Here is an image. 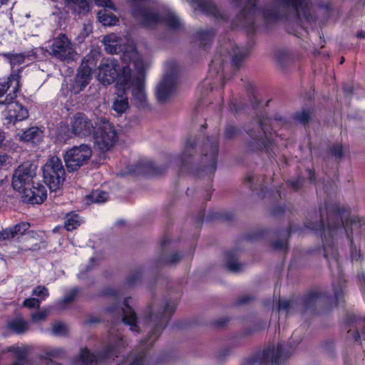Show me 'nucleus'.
Here are the masks:
<instances>
[{"label":"nucleus","instance_id":"obj_1","mask_svg":"<svg viewBox=\"0 0 365 365\" xmlns=\"http://www.w3.org/2000/svg\"><path fill=\"white\" fill-rule=\"evenodd\" d=\"M237 5L244 8L237 17V25L245 27L249 33L255 30L256 16L258 14L263 17L267 26L287 18L289 16L302 18L309 21L312 17L310 12V0H270V2L258 11V0H232Z\"/></svg>","mask_w":365,"mask_h":365},{"label":"nucleus","instance_id":"obj_2","mask_svg":"<svg viewBox=\"0 0 365 365\" xmlns=\"http://www.w3.org/2000/svg\"><path fill=\"white\" fill-rule=\"evenodd\" d=\"M128 301L129 298L125 299L123 307L115 304L107 308V312L115 318V324L108 331L103 350L96 355L87 348L82 349L73 365H98L100 362L118 356V354L125 346L123 335L119 331L123 324L130 326L132 331H139L136 314L128 304Z\"/></svg>","mask_w":365,"mask_h":365},{"label":"nucleus","instance_id":"obj_3","mask_svg":"<svg viewBox=\"0 0 365 365\" xmlns=\"http://www.w3.org/2000/svg\"><path fill=\"white\" fill-rule=\"evenodd\" d=\"M123 59L130 60L128 66H124L119 76L118 86L123 91L131 90L135 104L138 107L147 105V97L144 88L145 67L140 55L136 52L125 53Z\"/></svg>","mask_w":365,"mask_h":365},{"label":"nucleus","instance_id":"obj_4","mask_svg":"<svg viewBox=\"0 0 365 365\" xmlns=\"http://www.w3.org/2000/svg\"><path fill=\"white\" fill-rule=\"evenodd\" d=\"M175 309V303L168 299H164L159 305L153 304L148 308L144 318L149 334L142 342L143 349L151 346L160 336Z\"/></svg>","mask_w":365,"mask_h":365},{"label":"nucleus","instance_id":"obj_5","mask_svg":"<svg viewBox=\"0 0 365 365\" xmlns=\"http://www.w3.org/2000/svg\"><path fill=\"white\" fill-rule=\"evenodd\" d=\"M285 123V120L280 115H275L274 119L264 118L256 121L253 128H248L247 133L250 139L246 145L247 152H262L267 153L269 158H273L274 153H272L273 144L268 137L269 128L276 127L278 125Z\"/></svg>","mask_w":365,"mask_h":365},{"label":"nucleus","instance_id":"obj_6","mask_svg":"<svg viewBox=\"0 0 365 365\" xmlns=\"http://www.w3.org/2000/svg\"><path fill=\"white\" fill-rule=\"evenodd\" d=\"M132 14L145 27H154L163 24L168 27L176 29L180 26L179 18L172 11H167L159 15L149 6L150 0H131Z\"/></svg>","mask_w":365,"mask_h":365},{"label":"nucleus","instance_id":"obj_7","mask_svg":"<svg viewBox=\"0 0 365 365\" xmlns=\"http://www.w3.org/2000/svg\"><path fill=\"white\" fill-rule=\"evenodd\" d=\"M341 217V214L339 210L337 208L336 212L331 214L329 216V220L327 224V228L325 229L324 225L322 222L315 223L312 225H307V227L312 230H323V235L325 238V241L324 242V257H326L329 262V266H331V261L338 265V259H337V250L335 247L332 244H329L327 240V232L328 235L333 237L335 232L341 229L342 225H344V221L342 219H339Z\"/></svg>","mask_w":365,"mask_h":365},{"label":"nucleus","instance_id":"obj_8","mask_svg":"<svg viewBox=\"0 0 365 365\" xmlns=\"http://www.w3.org/2000/svg\"><path fill=\"white\" fill-rule=\"evenodd\" d=\"M44 182L50 190V194L59 190L66 179V170L61 160L53 155L42 168Z\"/></svg>","mask_w":365,"mask_h":365},{"label":"nucleus","instance_id":"obj_9","mask_svg":"<svg viewBox=\"0 0 365 365\" xmlns=\"http://www.w3.org/2000/svg\"><path fill=\"white\" fill-rule=\"evenodd\" d=\"M96 128L93 132L95 145L103 152L109 150L118 140L113 124L106 118H101L96 123Z\"/></svg>","mask_w":365,"mask_h":365},{"label":"nucleus","instance_id":"obj_10","mask_svg":"<svg viewBox=\"0 0 365 365\" xmlns=\"http://www.w3.org/2000/svg\"><path fill=\"white\" fill-rule=\"evenodd\" d=\"M47 51L52 57L67 63L76 60L78 56L74 44L62 34L53 38Z\"/></svg>","mask_w":365,"mask_h":365},{"label":"nucleus","instance_id":"obj_11","mask_svg":"<svg viewBox=\"0 0 365 365\" xmlns=\"http://www.w3.org/2000/svg\"><path fill=\"white\" fill-rule=\"evenodd\" d=\"M290 354L281 344L272 345L264 349L262 353L247 359L242 365H278L280 359Z\"/></svg>","mask_w":365,"mask_h":365},{"label":"nucleus","instance_id":"obj_12","mask_svg":"<svg viewBox=\"0 0 365 365\" xmlns=\"http://www.w3.org/2000/svg\"><path fill=\"white\" fill-rule=\"evenodd\" d=\"M91 156V148L87 144L75 145L68 149L63 155L67 171L71 173L78 170L88 163Z\"/></svg>","mask_w":365,"mask_h":365},{"label":"nucleus","instance_id":"obj_13","mask_svg":"<svg viewBox=\"0 0 365 365\" xmlns=\"http://www.w3.org/2000/svg\"><path fill=\"white\" fill-rule=\"evenodd\" d=\"M36 169L37 166L29 161L19 165L13 173L11 181L13 188L23 193L35 182Z\"/></svg>","mask_w":365,"mask_h":365},{"label":"nucleus","instance_id":"obj_14","mask_svg":"<svg viewBox=\"0 0 365 365\" xmlns=\"http://www.w3.org/2000/svg\"><path fill=\"white\" fill-rule=\"evenodd\" d=\"M218 154V142L215 139H207L204 143L203 151L200 158V163L196 170L203 173L205 175H211L217 168V158Z\"/></svg>","mask_w":365,"mask_h":365},{"label":"nucleus","instance_id":"obj_15","mask_svg":"<svg viewBox=\"0 0 365 365\" xmlns=\"http://www.w3.org/2000/svg\"><path fill=\"white\" fill-rule=\"evenodd\" d=\"M167 69V73L156 89L157 98L160 102H164L170 97L177 84L178 76L177 65L175 63H170L168 64Z\"/></svg>","mask_w":365,"mask_h":365},{"label":"nucleus","instance_id":"obj_16","mask_svg":"<svg viewBox=\"0 0 365 365\" xmlns=\"http://www.w3.org/2000/svg\"><path fill=\"white\" fill-rule=\"evenodd\" d=\"M125 65L122 66L123 69ZM120 68L118 61L114 58H108L98 66V72L97 74L98 80L104 85H109L113 83L115 80L118 81L119 76L123 73V70L118 73Z\"/></svg>","mask_w":365,"mask_h":365},{"label":"nucleus","instance_id":"obj_17","mask_svg":"<svg viewBox=\"0 0 365 365\" xmlns=\"http://www.w3.org/2000/svg\"><path fill=\"white\" fill-rule=\"evenodd\" d=\"M5 118L4 124L8 127L10 125H16V123L26 120L29 117V111L26 107L16 101H9L5 104Z\"/></svg>","mask_w":365,"mask_h":365},{"label":"nucleus","instance_id":"obj_18","mask_svg":"<svg viewBox=\"0 0 365 365\" xmlns=\"http://www.w3.org/2000/svg\"><path fill=\"white\" fill-rule=\"evenodd\" d=\"M18 76L11 75L7 79L0 81V105L8 103L16 98L18 91Z\"/></svg>","mask_w":365,"mask_h":365},{"label":"nucleus","instance_id":"obj_19","mask_svg":"<svg viewBox=\"0 0 365 365\" xmlns=\"http://www.w3.org/2000/svg\"><path fill=\"white\" fill-rule=\"evenodd\" d=\"M71 128L73 133L80 137L90 135L96 128L92 121L85 114L81 113L73 116Z\"/></svg>","mask_w":365,"mask_h":365},{"label":"nucleus","instance_id":"obj_20","mask_svg":"<svg viewBox=\"0 0 365 365\" xmlns=\"http://www.w3.org/2000/svg\"><path fill=\"white\" fill-rule=\"evenodd\" d=\"M120 38L118 36L114 34H110L104 36L103 42L107 53L110 54H117L122 52L121 60L125 64V66H128L131 61L129 59L127 61L123 60V54H125V53L138 52L133 48H130L129 50H124L123 46L120 44Z\"/></svg>","mask_w":365,"mask_h":365},{"label":"nucleus","instance_id":"obj_21","mask_svg":"<svg viewBox=\"0 0 365 365\" xmlns=\"http://www.w3.org/2000/svg\"><path fill=\"white\" fill-rule=\"evenodd\" d=\"M22 194L24 202L31 204H41L46 199L47 190L44 185L34 182Z\"/></svg>","mask_w":365,"mask_h":365},{"label":"nucleus","instance_id":"obj_22","mask_svg":"<svg viewBox=\"0 0 365 365\" xmlns=\"http://www.w3.org/2000/svg\"><path fill=\"white\" fill-rule=\"evenodd\" d=\"M91 79V68L87 65L82 63L78 70L73 83V91L75 93H80L90 82Z\"/></svg>","mask_w":365,"mask_h":365},{"label":"nucleus","instance_id":"obj_23","mask_svg":"<svg viewBox=\"0 0 365 365\" xmlns=\"http://www.w3.org/2000/svg\"><path fill=\"white\" fill-rule=\"evenodd\" d=\"M205 14L212 16L217 19H226V16L220 12L216 5L210 0H191Z\"/></svg>","mask_w":365,"mask_h":365},{"label":"nucleus","instance_id":"obj_24","mask_svg":"<svg viewBox=\"0 0 365 365\" xmlns=\"http://www.w3.org/2000/svg\"><path fill=\"white\" fill-rule=\"evenodd\" d=\"M327 297L325 292L322 291H312L303 299L302 306L305 311L314 309L315 306L324 297Z\"/></svg>","mask_w":365,"mask_h":365},{"label":"nucleus","instance_id":"obj_25","mask_svg":"<svg viewBox=\"0 0 365 365\" xmlns=\"http://www.w3.org/2000/svg\"><path fill=\"white\" fill-rule=\"evenodd\" d=\"M225 266L232 272H238L242 269L243 265L237 261L235 251L227 252L225 254Z\"/></svg>","mask_w":365,"mask_h":365},{"label":"nucleus","instance_id":"obj_26","mask_svg":"<svg viewBox=\"0 0 365 365\" xmlns=\"http://www.w3.org/2000/svg\"><path fill=\"white\" fill-rule=\"evenodd\" d=\"M43 138V131L38 127H31L24 130L20 135V138L24 141L38 143Z\"/></svg>","mask_w":365,"mask_h":365},{"label":"nucleus","instance_id":"obj_27","mask_svg":"<svg viewBox=\"0 0 365 365\" xmlns=\"http://www.w3.org/2000/svg\"><path fill=\"white\" fill-rule=\"evenodd\" d=\"M245 183L252 190H260L264 192L265 188L264 176L249 175L245 178Z\"/></svg>","mask_w":365,"mask_h":365},{"label":"nucleus","instance_id":"obj_28","mask_svg":"<svg viewBox=\"0 0 365 365\" xmlns=\"http://www.w3.org/2000/svg\"><path fill=\"white\" fill-rule=\"evenodd\" d=\"M128 96L123 94H118L114 99L113 103V109L118 113L122 114L128 108Z\"/></svg>","mask_w":365,"mask_h":365},{"label":"nucleus","instance_id":"obj_29","mask_svg":"<svg viewBox=\"0 0 365 365\" xmlns=\"http://www.w3.org/2000/svg\"><path fill=\"white\" fill-rule=\"evenodd\" d=\"M98 17L99 21L103 26L115 25L118 21V19L112 13L108 12L106 9L99 11Z\"/></svg>","mask_w":365,"mask_h":365},{"label":"nucleus","instance_id":"obj_30","mask_svg":"<svg viewBox=\"0 0 365 365\" xmlns=\"http://www.w3.org/2000/svg\"><path fill=\"white\" fill-rule=\"evenodd\" d=\"M249 50L247 48L236 47L232 50V62L235 67H239L240 62L248 55Z\"/></svg>","mask_w":365,"mask_h":365},{"label":"nucleus","instance_id":"obj_31","mask_svg":"<svg viewBox=\"0 0 365 365\" xmlns=\"http://www.w3.org/2000/svg\"><path fill=\"white\" fill-rule=\"evenodd\" d=\"M108 198V194L101 190H93L86 196V199L93 203H101L106 202Z\"/></svg>","mask_w":365,"mask_h":365},{"label":"nucleus","instance_id":"obj_32","mask_svg":"<svg viewBox=\"0 0 365 365\" xmlns=\"http://www.w3.org/2000/svg\"><path fill=\"white\" fill-rule=\"evenodd\" d=\"M215 35V33L213 29L201 31L198 34L200 46L205 48L207 46L210 45Z\"/></svg>","mask_w":365,"mask_h":365},{"label":"nucleus","instance_id":"obj_33","mask_svg":"<svg viewBox=\"0 0 365 365\" xmlns=\"http://www.w3.org/2000/svg\"><path fill=\"white\" fill-rule=\"evenodd\" d=\"M80 225L79 217L76 214H68L64 221V227L68 231H71Z\"/></svg>","mask_w":365,"mask_h":365},{"label":"nucleus","instance_id":"obj_34","mask_svg":"<svg viewBox=\"0 0 365 365\" xmlns=\"http://www.w3.org/2000/svg\"><path fill=\"white\" fill-rule=\"evenodd\" d=\"M195 143L191 142L190 140L186 141L185 150L181 156V162L183 166L186 167L190 163V158L192 156L191 151L194 148Z\"/></svg>","mask_w":365,"mask_h":365},{"label":"nucleus","instance_id":"obj_35","mask_svg":"<svg viewBox=\"0 0 365 365\" xmlns=\"http://www.w3.org/2000/svg\"><path fill=\"white\" fill-rule=\"evenodd\" d=\"M8 326L11 330L17 334H21L28 329L27 323L21 319L10 322Z\"/></svg>","mask_w":365,"mask_h":365},{"label":"nucleus","instance_id":"obj_36","mask_svg":"<svg viewBox=\"0 0 365 365\" xmlns=\"http://www.w3.org/2000/svg\"><path fill=\"white\" fill-rule=\"evenodd\" d=\"M79 293V289L76 287L67 293L63 299L58 303L59 309H65L67 305L74 301Z\"/></svg>","mask_w":365,"mask_h":365},{"label":"nucleus","instance_id":"obj_37","mask_svg":"<svg viewBox=\"0 0 365 365\" xmlns=\"http://www.w3.org/2000/svg\"><path fill=\"white\" fill-rule=\"evenodd\" d=\"M2 56L7 58L10 61L11 65L13 66L23 63L26 57L22 53H4Z\"/></svg>","mask_w":365,"mask_h":365},{"label":"nucleus","instance_id":"obj_38","mask_svg":"<svg viewBox=\"0 0 365 365\" xmlns=\"http://www.w3.org/2000/svg\"><path fill=\"white\" fill-rule=\"evenodd\" d=\"M67 4L76 6L78 9V12L88 11L89 5L88 0H65Z\"/></svg>","mask_w":365,"mask_h":365},{"label":"nucleus","instance_id":"obj_39","mask_svg":"<svg viewBox=\"0 0 365 365\" xmlns=\"http://www.w3.org/2000/svg\"><path fill=\"white\" fill-rule=\"evenodd\" d=\"M142 274L143 272L141 268H138L134 270L132 273H130L129 277L127 278V285L128 287H131L135 284L140 279Z\"/></svg>","mask_w":365,"mask_h":365},{"label":"nucleus","instance_id":"obj_40","mask_svg":"<svg viewBox=\"0 0 365 365\" xmlns=\"http://www.w3.org/2000/svg\"><path fill=\"white\" fill-rule=\"evenodd\" d=\"M337 283L338 285L334 284V292L336 301L339 302L343 296V288L345 287V280L342 277H340Z\"/></svg>","mask_w":365,"mask_h":365},{"label":"nucleus","instance_id":"obj_41","mask_svg":"<svg viewBox=\"0 0 365 365\" xmlns=\"http://www.w3.org/2000/svg\"><path fill=\"white\" fill-rule=\"evenodd\" d=\"M240 133V130L235 125L228 124L225 130V136L227 139H232Z\"/></svg>","mask_w":365,"mask_h":365},{"label":"nucleus","instance_id":"obj_42","mask_svg":"<svg viewBox=\"0 0 365 365\" xmlns=\"http://www.w3.org/2000/svg\"><path fill=\"white\" fill-rule=\"evenodd\" d=\"M294 119L296 121L305 125L309 121L310 113L308 110H303L300 112L296 113L294 115Z\"/></svg>","mask_w":365,"mask_h":365},{"label":"nucleus","instance_id":"obj_43","mask_svg":"<svg viewBox=\"0 0 365 365\" xmlns=\"http://www.w3.org/2000/svg\"><path fill=\"white\" fill-rule=\"evenodd\" d=\"M29 227L30 225L24 222L11 227L14 237L24 235L29 230Z\"/></svg>","mask_w":365,"mask_h":365},{"label":"nucleus","instance_id":"obj_44","mask_svg":"<svg viewBox=\"0 0 365 365\" xmlns=\"http://www.w3.org/2000/svg\"><path fill=\"white\" fill-rule=\"evenodd\" d=\"M52 333L54 335H65L67 333V327L63 323L57 322L53 325Z\"/></svg>","mask_w":365,"mask_h":365},{"label":"nucleus","instance_id":"obj_45","mask_svg":"<svg viewBox=\"0 0 365 365\" xmlns=\"http://www.w3.org/2000/svg\"><path fill=\"white\" fill-rule=\"evenodd\" d=\"M182 258V255L178 252H175L172 254L168 259H163L160 260L161 264H168V265H173L178 263L180 259Z\"/></svg>","mask_w":365,"mask_h":365},{"label":"nucleus","instance_id":"obj_46","mask_svg":"<svg viewBox=\"0 0 365 365\" xmlns=\"http://www.w3.org/2000/svg\"><path fill=\"white\" fill-rule=\"evenodd\" d=\"M32 294L40 297L41 299H45L49 293L48 289L44 286H38L33 289Z\"/></svg>","mask_w":365,"mask_h":365},{"label":"nucleus","instance_id":"obj_47","mask_svg":"<svg viewBox=\"0 0 365 365\" xmlns=\"http://www.w3.org/2000/svg\"><path fill=\"white\" fill-rule=\"evenodd\" d=\"M26 353H27V351L25 348L19 346L17 349H16V351L14 354H15L16 357L17 358L18 361L14 363L12 365H21L20 364V361H23L25 359ZM55 365H61V364H56Z\"/></svg>","mask_w":365,"mask_h":365},{"label":"nucleus","instance_id":"obj_48","mask_svg":"<svg viewBox=\"0 0 365 365\" xmlns=\"http://www.w3.org/2000/svg\"><path fill=\"white\" fill-rule=\"evenodd\" d=\"M146 356L144 352L139 353L133 361H132L129 365H147Z\"/></svg>","mask_w":365,"mask_h":365},{"label":"nucleus","instance_id":"obj_49","mask_svg":"<svg viewBox=\"0 0 365 365\" xmlns=\"http://www.w3.org/2000/svg\"><path fill=\"white\" fill-rule=\"evenodd\" d=\"M40 300L36 298H29L24 301V306L28 308H39Z\"/></svg>","mask_w":365,"mask_h":365},{"label":"nucleus","instance_id":"obj_50","mask_svg":"<svg viewBox=\"0 0 365 365\" xmlns=\"http://www.w3.org/2000/svg\"><path fill=\"white\" fill-rule=\"evenodd\" d=\"M63 353V350L58 348H51L46 351L45 352V358H51V357H58L61 355Z\"/></svg>","mask_w":365,"mask_h":365},{"label":"nucleus","instance_id":"obj_51","mask_svg":"<svg viewBox=\"0 0 365 365\" xmlns=\"http://www.w3.org/2000/svg\"><path fill=\"white\" fill-rule=\"evenodd\" d=\"M14 237L11 227L3 230L0 232V240H11Z\"/></svg>","mask_w":365,"mask_h":365},{"label":"nucleus","instance_id":"obj_52","mask_svg":"<svg viewBox=\"0 0 365 365\" xmlns=\"http://www.w3.org/2000/svg\"><path fill=\"white\" fill-rule=\"evenodd\" d=\"M12 158L6 153L0 151V167L11 165Z\"/></svg>","mask_w":365,"mask_h":365},{"label":"nucleus","instance_id":"obj_53","mask_svg":"<svg viewBox=\"0 0 365 365\" xmlns=\"http://www.w3.org/2000/svg\"><path fill=\"white\" fill-rule=\"evenodd\" d=\"M95 4L103 8H108L112 10H115L113 3L110 0H93Z\"/></svg>","mask_w":365,"mask_h":365},{"label":"nucleus","instance_id":"obj_54","mask_svg":"<svg viewBox=\"0 0 365 365\" xmlns=\"http://www.w3.org/2000/svg\"><path fill=\"white\" fill-rule=\"evenodd\" d=\"M342 150V146L339 144L333 145L330 148L331 154L338 158H341Z\"/></svg>","mask_w":365,"mask_h":365},{"label":"nucleus","instance_id":"obj_55","mask_svg":"<svg viewBox=\"0 0 365 365\" xmlns=\"http://www.w3.org/2000/svg\"><path fill=\"white\" fill-rule=\"evenodd\" d=\"M294 302L293 301H279V309L280 310H288L290 308L293 307Z\"/></svg>","mask_w":365,"mask_h":365},{"label":"nucleus","instance_id":"obj_56","mask_svg":"<svg viewBox=\"0 0 365 365\" xmlns=\"http://www.w3.org/2000/svg\"><path fill=\"white\" fill-rule=\"evenodd\" d=\"M287 244L285 240H277L273 242V247L277 250H284L287 247Z\"/></svg>","mask_w":365,"mask_h":365},{"label":"nucleus","instance_id":"obj_57","mask_svg":"<svg viewBox=\"0 0 365 365\" xmlns=\"http://www.w3.org/2000/svg\"><path fill=\"white\" fill-rule=\"evenodd\" d=\"M47 316L46 311L37 312L31 314L32 319L35 322L44 320Z\"/></svg>","mask_w":365,"mask_h":365},{"label":"nucleus","instance_id":"obj_58","mask_svg":"<svg viewBox=\"0 0 365 365\" xmlns=\"http://www.w3.org/2000/svg\"><path fill=\"white\" fill-rule=\"evenodd\" d=\"M302 185V179L298 178L296 181L289 182L290 187L294 190H298Z\"/></svg>","mask_w":365,"mask_h":365},{"label":"nucleus","instance_id":"obj_59","mask_svg":"<svg viewBox=\"0 0 365 365\" xmlns=\"http://www.w3.org/2000/svg\"><path fill=\"white\" fill-rule=\"evenodd\" d=\"M346 320H347V322L349 324H353V323L357 324L358 322L361 320V319H359L355 314H348L346 317Z\"/></svg>","mask_w":365,"mask_h":365},{"label":"nucleus","instance_id":"obj_60","mask_svg":"<svg viewBox=\"0 0 365 365\" xmlns=\"http://www.w3.org/2000/svg\"><path fill=\"white\" fill-rule=\"evenodd\" d=\"M253 298L249 295H245V296H242L239 298L238 299V303L240 304H246L249 302H250L251 300H252Z\"/></svg>","mask_w":365,"mask_h":365},{"label":"nucleus","instance_id":"obj_61","mask_svg":"<svg viewBox=\"0 0 365 365\" xmlns=\"http://www.w3.org/2000/svg\"><path fill=\"white\" fill-rule=\"evenodd\" d=\"M217 66L221 67L222 63H221L220 58H218L217 56H215V58L211 62V68H216Z\"/></svg>","mask_w":365,"mask_h":365},{"label":"nucleus","instance_id":"obj_62","mask_svg":"<svg viewBox=\"0 0 365 365\" xmlns=\"http://www.w3.org/2000/svg\"><path fill=\"white\" fill-rule=\"evenodd\" d=\"M357 279L358 282L362 285L363 284H365V272L361 271L358 273L357 274Z\"/></svg>","mask_w":365,"mask_h":365},{"label":"nucleus","instance_id":"obj_63","mask_svg":"<svg viewBox=\"0 0 365 365\" xmlns=\"http://www.w3.org/2000/svg\"><path fill=\"white\" fill-rule=\"evenodd\" d=\"M99 322V319L97 317H89L86 321H85V324H94V323H97Z\"/></svg>","mask_w":365,"mask_h":365},{"label":"nucleus","instance_id":"obj_64","mask_svg":"<svg viewBox=\"0 0 365 365\" xmlns=\"http://www.w3.org/2000/svg\"><path fill=\"white\" fill-rule=\"evenodd\" d=\"M355 340L356 341H359L361 340V338L362 337L364 340H365V331L361 333V335L359 334V331H356V334L354 336Z\"/></svg>","mask_w":365,"mask_h":365}]
</instances>
